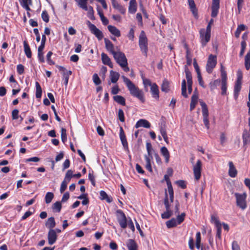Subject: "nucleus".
Returning <instances> with one entry per match:
<instances>
[{"mask_svg": "<svg viewBox=\"0 0 250 250\" xmlns=\"http://www.w3.org/2000/svg\"><path fill=\"white\" fill-rule=\"evenodd\" d=\"M122 78L124 82L126 84L130 94L135 97L137 98L141 102L144 103L145 99L144 98V92L142 90L140 89L136 86L128 78L125 76H122Z\"/></svg>", "mask_w": 250, "mask_h": 250, "instance_id": "1", "label": "nucleus"}, {"mask_svg": "<svg viewBox=\"0 0 250 250\" xmlns=\"http://www.w3.org/2000/svg\"><path fill=\"white\" fill-rule=\"evenodd\" d=\"M139 45L142 54L146 58L148 52V41L144 31H142L140 34Z\"/></svg>", "mask_w": 250, "mask_h": 250, "instance_id": "2", "label": "nucleus"}, {"mask_svg": "<svg viewBox=\"0 0 250 250\" xmlns=\"http://www.w3.org/2000/svg\"><path fill=\"white\" fill-rule=\"evenodd\" d=\"M235 196L236 199L237 206L242 210L246 209L247 207L246 203V193H243V194H240L238 193H235Z\"/></svg>", "mask_w": 250, "mask_h": 250, "instance_id": "3", "label": "nucleus"}, {"mask_svg": "<svg viewBox=\"0 0 250 250\" xmlns=\"http://www.w3.org/2000/svg\"><path fill=\"white\" fill-rule=\"evenodd\" d=\"M113 57L117 63L120 66H124L127 64V60L125 54L121 51H117L113 54Z\"/></svg>", "mask_w": 250, "mask_h": 250, "instance_id": "4", "label": "nucleus"}, {"mask_svg": "<svg viewBox=\"0 0 250 250\" xmlns=\"http://www.w3.org/2000/svg\"><path fill=\"white\" fill-rule=\"evenodd\" d=\"M202 107V111L203 117V122L208 129L209 128V123L208 121V111L206 104L203 101H200Z\"/></svg>", "mask_w": 250, "mask_h": 250, "instance_id": "5", "label": "nucleus"}, {"mask_svg": "<svg viewBox=\"0 0 250 250\" xmlns=\"http://www.w3.org/2000/svg\"><path fill=\"white\" fill-rule=\"evenodd\" d=\"M217 64V57L216 55L212 54L209 55L207 63L206 65V70L208 73L212 72L213 69L215 67Z\"/></svg>", "mask_w": 250, "mask_h": 250, "instance_id": "6", "label": "nucleus"}, {"mask_svg": "<svg viewBox=\"0 0 250 250\" xmlns=\"http://www.w3.org/2000/svg\"><path fill=\"white\" fill-rule=\"evenodd\" d=\"M200 39L202 46L204 47L210 41V32L206 31L204 28L201 29L200 30Z\"/></svg>", "mask_w": 250, "mask_h": 250, "instance_id": "7", "label": "nucleus"}, {"mask_svg": "<svg viewBox=\"0 0 250 250\" xmlns=\"http://www.w3.org/2000/svg\"><path fill=\"white\" fill-rule=\"evenodd\" d=\"M87 24L91 32L94 34L99 40H101L104 37L102 32L97 28L94 24L91 23L88 21H87Z\"/></svg>", "mask_w": 250, "mask_h": 250, "instance_id": "8", "label": "nucleus"}, {"mask_svg": "<svg viewBox=\"0 0 250 250\" xmlns=\"http://www.w3.org/2000/svg\"><path fill=\"white\" fill-rule=\"evenodd\" d=\"M202 162L201 161L198 160L195 165L193 166V171L194 176L196 180L198 181L200 179L201 176Z\"/></svg>", "mask_w": 250, "mask_h": 250, "instance_id": "9", "label": "nucleus"}, {"mask_svg": "<svg viewBox=\"0 0 250 250\" xmlns=\"http://www.w3.org/2000/svg\"><path fill=\"white\" fill-rule=\"evenodd\" d=\"M47 239L49 245H51L54 244L57 239L56 230L54 229H49L47 235Z\"/></svg>", "mask_w": 250, "mask_h": 250, "instance_id": "10", "label": "nucleus"}, {"mask_svg": "<svg viewBox=\"0 0 250 250\" xmlns=\"http://www.w3.org/2000/svg\"><path fill=\"white\" fill-rule=\"evenodd\" d=\"M120 138L122 142V144L125 150H128V144L126 139V137L123 128L122 127H120Z\"/></svg>", "mask_w": 250, "mask_h": 250, "instance_id": "11", "label": "nucleus"}, {"mask_svg": "<svg viewBox=\"0 0 250 250\" xmlns=\"http://www.w3.org/2000/svg\"><path fill=\"white\" fill-rule=\"evenodd\" d=\"M113 7L117 9L120 13L125 14L126 9L122 5H121L116 0H111Z\"/></svg>", "mask_w": 250, "mask_h": 250, "instance_id": "12", "label": "nucleus"}, {"mask_svg": "<svg viewBox=\"0 0 250 250\" xmlns=\"http://www.w3.org/2000/svg\"><path fill=\"white\" fill-rule=\"evenodd\" d=\"M101 59L102 62L105 64L109 66L110 68L113 67V65L111 62L110 58L104 53H102L101 54Z\"/></svg>", "mask_w": 250, "mask_h": 250, "instance_id": "13", "label": "nucleus"}, {"mask_svg": "<svg viewBox=\"0 0 250 250\" xmlns=\"http://www.w3.org/2000/svg\"><path fill=\"white\" fill-rule=\"evenodd\" d=\"M219 8V1H212L211 16L213 18L217 16Z\"/></svg>", "mask_w": 250, "mask_h": 250, "instance_id": "14", "label": "nucleus"}, {"mask_svg": "<svg viewBox=\"0 0 250 250\" xmlns=\"http://www.w3.org/2000/svg\"><path fill=\"white\" fill-rule=\"evenodd\" d=\"M229 175L232 178H234L237 176V170L236 169L234 165L232 162L230 161L229 163Z\"/></svg>", "mask_w": 250, "mask_h": 250, "instance_id": "15", "label": "nucleus"}, {"mask_svg": "<svg viewBox=\"0 0 250 250\" xmlns=\"http://www.w3.org/2000/svg\"><path fill=\"white\" fill-rule=\"evenodd\" d=\"M126 245L128 250H138V246L133 239H128L126 242Z\"/></svg>", "mask_w": 250, "mask_h": 250, "instance_id": "16", "label": "nucleus"}, {"mask_svg": "<svg viewBox=\"0 0 250 250\" xmlns=\"http://www.w3.org/2000/svg\"><path fill=\"white\" fill-rule=\"evenodd\" d=\"M150 91L152 94V97L158 100L159 98V91L158 89V86L155 83H152V85L150 87Z\"/></svg>", "mask_w": 250, "mask_h": 250, "instance_id": "17", "label": "nucleus"}, {"mask_svg": "<svg viewBox=\"0 0 250 250\" xmlns=\"http://www.w3.org/2000/svg\"><path fill=\"white\" fill-rule=\"evenodd\" d=\"M142 126L148 128L150 127V124L145 119H140L136 123L135 127L139 128Z\"/></svg>", "mask_w": 250, "mask_h": 250, "instance_id": "18", "label": "nucleus"}, {"mask_svg": "<svg viewBox=\"0 0 250 250\" xmlns=\"http://www.w3.org/2000/svg\"><path fill=\"white\" fill-rule=\"evenodd\" d=\"M137 9V3L136 0H130L128 6V12L134 14Z\"/></svg>", "mask_w": 250, "mask_h": 250, "instance_id": "19", "label": "nucleus"}, {"mask_svg": "<svg viewBox=\"0 0 250 250\" xmlns=\"http://www.w3.org/2000/svg\"><path fill=\"white\" fill-rule=\"evenodd\" d=\"M104 41L106 49H107V51H108L113 55L114 53L116 52V51L114 50L113 44L110 41H109L108 39L106 38H105L104 39Z\"/></svg>", "mask_w": 250, "mask_h": 250, "instance_id": "20", "label": "nucleus"}, {"mask_svg": "<svg viewBox=\"0 0 250 250\" xmlns=\"http://www.w3.org/2000/svg\"><path fill=\"white\" fill-rule=\"evenodd\" d=\"M160 152L162 156L165 158L166 163H168L169 161L170 154L167 148L165 146L162 147Z\"/></svg>", "mask_w": 250, "mask_h": 250, "instance_id": "21", "label": "nucleus"}, {"mask_svg": "<svg viewBox=\"0 0 250 250\" xmlns=\"http://www.w3.org/2000/svg\"><path fill=\"white\" fill-rule=\"evenodd\" d=\"M109 31L114 36L119 37L121 36L120 30L114 26L109 25L107 26Z\"/></svg>", "mask_w": 250, "mask_h": 250, "instance_id": "22", "label": "nucleus"}, {"mask_svg": "<svg viewBox=\"0 0 250 250\" xmlns=\"http://www.w3.org/2000/svg\"><path fill=\"white\" fill-rule=\"evenodd\" d=\"M56 226V222L55 219L53 217H50L47 219L46 223L45 226L50 229H53V228Z\"/></svg>", "mask_w": 250, "mask_h": 250, "instance_id": "23", "label": "nucleus"}, {"mask_svg": "<svg viewBox=\"0 0 250 250\" xmlns=\"http://www.w3.org/2000/svg\"><path fill=\"white\" fill-rule=\"evenodd\" d=\"M241 88V83L240 81L236 82L234 88V97L235 100H236L238 97L239 93Z\"/></svg>", "mask_w": 250, "mask_h": 250, "instance_id": "24", "label": "nucleus"}, {"mask_svg": "<svg viewBox=\"0 0 250 250\" xmlns=\"http://www.w3.org/2000/svg\"><path fill=\"white\" fill-rule=\"evenodd\" d=\"M119 77L120 74L119 73L113 70L110 71V78L112 83H116L118 81Z\"/></svg>", "mask_w": 250, "mask_h": 250, "instance_id": "25", "label": "nucleus"}, {"mask_svg": "<svg viewBox=\"0 0 250 250\" xmlns=\"http://www.w3.org/2000/svg\"><path fill=\"white\" fill-rule=\"evenodd\" d=\"M23 46L24 50L26 56L28 58H31L32 56V52L30 46L25 41H24L23 42Z\"/></svg>", "mask_w": 250, "mask_h": 250, "instance_id": "26", "label": "nucleus"}, {"mask_svg": "<svg viewBox=\"0 0 250 250\" xmlns=\"http://www.w3.org/2000/svg\"><path fill=\"white\" fill-rule=\"evenodd\" d=\"M113 100L118 104L122 105H125V100L124 97L120 95H116L113 97Z\"/></svg>", "mask_w": 250, "mask_h": 250, "instance_id": "27", "label": "nucleus"}, {"mask_svg": "<svg viewBox=\"0 0 250 250\" xmlns=\"http://www.w3.org/2000/svg\"><path fill=\"white\" fill-rule=\"evenodd\" d=\"M185 72L186 74V77L187 80V83H192V75L187 65L184 67Z\"/></svg>", "mask_w": 250, "mask_h": 250, "instance_id": "28", "label": "nucleus"}, {"mask_svg": "<svg viewBox=\"0 0 250 250\" xmlns=\"http://www.w3.org/2000/svg\"><path fill=\"white\" fill-rule=\"evenodd\" d=\"M188 5L193 14L196 16L197 15V9L193 0H188Z\"/></svg>", "mask_w": 250, "mask_h": 250, "instance_id": "29", "label": "nucleus"}, {"mask_svg": "<svg viewBox=\"0 0 250 250\" xmlns=\"http://www.w3.org/2000/svg\"><path fill=\"white\" fill-rule=\"evenodd\" d=\"M88 0H75L78 3V5L85 11L88 10V7L87 6Z\"/></svg>", "mask_w": 250, "mask_h": 250, "instance_id": "30", "label": "nucleus"}, {"mask_svg": "<svg viewBox=\"0 0 250 250\" xmlns=\"http://www.w3.org/2000/svg\"><path fill=\"white\" fill-rule=\"evenodd\" d=\"M100 195L101 200H105L108 203H111L112 201V198L108 197L104 191L101 190L100 192Z\"/></svg>", "mask_w": 250, "mask_h": 250, "instance_id": "31", "label": "nucleus"}, {"mask_svg": "<svg viewBox=\"0 0 250 250\" xmlns=\"http://www.w3.org/2000/svg\"><path fill=\"white\" fill-rule=\"evenodd\" d=\"M167 192H168L169 195V200L171 203L173 202L174 201V191L171 184L169 183L168 187H167Z\"/></svg>", "mask_w": 250, "mask_h": 250, "instance_id": "32", "label": "nucleus"}, {"mask_svg": "<svg viewBox=\"0 0 250 250\" xmlns=\"http://www.w3.org/2000/svg\"><path fill=\"white\" fill-rule=\"evenodd\" d=\"M36 85V97L37 98H40L42 95V89L40 83L36 82L35 83Z\"/></svg>", "mask_w": 250, "mask_h": 250, "instance_id": "33", "label": "nucleus"}, {"mask_svg": "<svg viewBox=\"0 0 250 250\" xmlns=\"http://www.w3.org/2000/svg\"><path fill=\"white\" fill-rule=\"evenodd\" d=\"M245 66L247 70L250 68V50L245 57Z\"/></svg>", "mask_w": 250, "mask_h": 250, "instance_id": "34", "label": "nucleus"}, {"mask_svg": "<svg viewBox=\"0 0 250 250\" xmlns=\"http://www.w3.org/2000/svg\"><path fill=\"white\" fill-rule=\"evenodd\" d=\"M178 224L176 219L174 218L171 219L170 220L167 221L166 225L168 228H171L176 227Z\"/></svg>", "mask_w": 250, "mask_h": 250, "instance_id": "35", "label": "nucleus"}, {"mask_svg": "<svg viewBox=\"0 0 250 250\" xmlns=\"http://www.w3.org/2000/svg\"><path fill=\"white\" fill-rule=\"evenodd\" d=\"M161 90L162 91L167 92L169 90V83L167 80H165L161 85Z\"/></svg>", "mask_w": 250, "mask_h": 250, "instance_id": "36", "label": "nucleus"}, {"mask_svg": "<svg viewBox=\"0 0 250 250\" xmlns=\"http://www.w3.org/2000/svg\"><path fill=\"white\" fill-rule=\"evenodd\" d=\"M145 160L146 161V168L150 172H152V169L151 165V159H152L150 157H148L146 155Z\"/></svg>", "mask_w": 250, "mask_h": 250, "instance_id": "37", "label": "nucleus"}, {"mask_svg": "<svg viewBox=\"0 0 250 250\" xmlns=\"http://www.w3.org/2000/svg\"><path fill=\"white\" fill-rule=\"evenodd\" d=\"M220 80L219 79L215 80L209 83V86L211 91L216 89L218 85L220 83Z\"/></svg>", "mask_w": 250, "mask_h": 250, "instance_id": "38", "label": "nucleus"}, {"mask_svg": "<svg viewBox=\"0 0 250 250\" xmlns=\"http://www.w3.org/2000/svg\"><path fill=\"white\" fill-rule=\"evenodd\" d=\"M182 95L185 98L188 97V94L187 93V85L185 79L182 81Z\"/></svg>", "mask_w": 250, "mask_h": 250, "instance_id": "39", "label": "nucleus"}, {"mask_svg": "<svg viewBox=\"0 0 250 250\" xmlns=\"http://www.w3.org/2000/svg\"><path fill=\"white\" fill-rule=\"evenodd\" d=\"M211 222L214 223L216 227L221 226V224L216 215L212 214L211 216Z\"/></svg>", "mask_w": 250, "mask_h": 250, "instance_id": "40", "label": "nucleus"}, {"mask_svg": "<svg viewBox=\"0 0 250 250\" xmlns=\"http://www.w3.org/2000/svg\"><path fill=\"white\" fill-rule=\"evenodd\" d=\"M242 138L244 145L250 143V136L247 131L244 132Z\"/></svg>", "mask_w": 250, "mask_h": 250, "instance_id": "41", "label": "nucleus"}, {"mask_svg": "<svg viewBox=\"0 0 250 250\" xmlns=\"http://www.w3.org/2000/svg\"><path fill=\"white\" fill-rule=\"evenodd\" d=\"M165 196L164 203V205H165V206L166 208V209L167 210H171L170 208V205L169 204L168 198V193H167V189H165Z\"/></svg>", "mask_w": 250, "mask_h": 250, "instance_id": "42", "label": "nucleus"}, {"mask_svg": "<svg viewBox=\"0 0 250 250\" xmlns=\"http://www.w3.org/2000/svg\"><path fill=\"white\" fill-rule=\"evenodd\" d=\"M143 84L144 85V87L145 89V90L146 91H148L147 86H150V87H151L152 83H151L149 79H146L144 77L142 76Z\"/></svg>", "mask_w": 250, "mask_h": 250, "instance_id": "43", "label": "nucleus"}, {"mask_svg": "<svg viewBox=\"0 0 250 250\" xmlns=\"http://www.w3.org/2000/svg\"><path fill=\"white\" fill-rule=\"evenodd\" d=\"M72 74V71L70 70L66 71L62 73L63 78L64 79V83L65 85H67L68 82L69 77Z\"/></svg>", "mask_w": 250, "mask_h": 250, "instance_id": "44", "label": "nucleus"}, {"mask_svg": "<svg viewBox=\"0 0 250 250\" xmlns=\"http://www.w3.org/2000/svg\"><path fill=\"white\" fill-rule=\"evenodd\" d=\"M120 227L122 229H125L126 228L127 224V219L126 217L123 218L121 219H119L117 220Z\"/></svg>", "mask_w": 250, "mask_h": 250, "instance_id": "45", "label": "nucleus"}, {"mask_svg": "<svg viewBox=\"0 0 250 250\" xmlns=\"http://www.w3.org/2000/svg\"><path fill=\"white\" fill-rule=\"evenodd\" d=\"M53 197H54V194L52 192H47V193L46 194V195L45 196V203L47 204L51 203Z\"/></svg>", "mask_w": 250, "mask_h": 250, "instance_id": "46", "label": "nucleus"}, {"mask_svg": "<svg viewBox=\"0 0 250 250\" xmlns=\"http://www.w3.org/2000/svg\"><path fill=\"white\" fill-rule=\"evenodd\" d=\"M173 215V211L171 210H166L165 212L161 214L163 219H168Z\"/></svg>", "mask_w": 250, "mask_h": 250, "instance_id": "47", "label": "nucleus"}, {"mask_svg": "<svg viewBox=\"0 0 250 250\" xmlns=\"http://www.w3.org/2000/svg\"><path fill=\"white\" fill-rule=\"evenodd\" d=\"M62 208V205L60 202H55L52 206V209L55 210L57 212H60Z\"/></svg>", "mask_w": 250, "mask_h": 250, "instance_id": "48", "label": "nucleus"}, {"mask_svg": "<svg viewBox=\"0 0 250 250\" xmlns=\"http://www.w3.org/2000/svg\"><path fill=\"white\" fill-rule=\"evenodd\" d=\"M73 177V171L72 170H68L65 174L64 180L69 182L71 178Z\"/></svg>", "mask_w": 250, "mask_h": 250, "instance_id": "49", "label": "nucleus"}, {"mask_svg": "<svg viewBox=\"0 0 250 250\" xmlns=\"http://www.w3.org/2000/svg\"><path fill=\"white\" fill-rule=\"evenodd\" d=\"M146 150L148 153V157H150L151 159H152V156L151 155V151L153 150L152 145L150 143L147 142L146 144Z\"/></svg>", "mask_w": 250, "mask_h": 250, "instance_id": "50", "label": "nucleus"}, {"mask_svg": "<svg viewBox=\"0 0 250 250\" xmlns=\"http://www.w3.org/2000/svg\"><path fill=\"white\" fill-rule=\"evenodd\" d=\"M88 17L92 20H95V17L94 16V10L93 7L91 6H89L88 7Z\"/></svg>", "mask_w": 250, "mask_h": 250, "instance_id": "51", "label": "nucleus"}, {"mask_svg": "<svg viewBox=\"0 0 250 250\" xmlns=\"http://www.w3.org/2000/svg\"><path fill=\"white\" fill-rule=\"evenodd\" d=\"M61 139L63 143H64L67 140L66 130L64 128H62L61 129Z\"/></svg>", "mask_w": 250, "mask_h": 250, "instance_id": "52", "label": "nucleus"}, {"mask_svg": "<svg viewBox=\"0 0 250 250\" xmlns=\"http://www.w3.org/2000/svg\"><path fill=\"white\" fill-rule=\"evenodd\" d=\"M185 216H186L185 213L183 212V213H182L180 215H178L177 216V218L176 219L178 224H180L184 221V220L185 219Z\"/></svg>", "mask_w": 250, "mask_h": 250, "instance_id": "53", "label": "nucleus"}, {"mask_svg": "<svg viewBox=\"0 0 250 250\" xmlns=\"http://www.w3.org/2000/svg\"><path fill=\"white\" fill-rule=\"evenodd\" d=\"M42 18L45 22H48L49 21V17L47 12L45 10L43 11L42 13Z\"/></svg>", "mask_w": 250, "mask_h": 250, "instance_id": "54", "label": "nucleus"}, {"mask_svg": "<svg viewBox=\"0 0 250 250\" xmlns=\"http://www.w3.org/2000/svg\"><path fill=\"white\" fill-rule=\"evenodd\" d=\"M118 117L119 120L122 122H125L124 113L122 109H119L118 110Z\"/></svg>", "mask_w": 250, "mask_h": 250, "instance_id": "55", "label": "nucleus"}, {"mask_svg": "<svg viewBox=\"0 0 250 250\" xmlns=\"http://www.w3.org/2000/svg\"><path fill=\"white\" fill-rule=\"evenodd\" d=\"M68 183V182L64 180L62 182L60 188V192L61 193H63L66 189Z\"/></svg>", "mask_w": 250, "mask_h": 250, "instance_id": "56", "label": "nucleus"}, {"mask_svg": "<svg viewBox=\"0 0 250 250\" xmlns=\"http://www.w3.org/2000/svg\"><path fill=\"white\" fill-rule=\"evenodd\" d=\"M246 45H247L246 42L245 41L241 42V51H240V54H239V55L240 57H242L243 56L244 53L245 52V50L246 49Z\"/></svg>", "mask_w": 250, "mask_h": 250, "instance_id": "57", "label": "nucleus"}, {"mask_svg": "<svg viewBox=\"0 0 250 250\" xmlns=\"http://www.w3.org/2000/svg\"><path fill=\"white\" fill-rule=\"evenodd\" d=\"M116 216L117 218V220L119 219H121L123 218L126 217L125 214L124 212L121 209H118L116 212Z\"/></svg>", "mask_w": 250, "mask_h": 250, "instance_id": "58", "label": "nucleus"}, {"mask_svg": "<svg viewBox=\"0 0 250 250\" xmlns=\"http://www.w3.org/2000/svg\"><path fill=\"white\" fill-rule=\"evenodd\" d=\"M93 80L94 83L97 85L100 84L101 83V80L97 74H94L93 75Z\"/></svg>", "mask_w": 250, "mask_h": 250, "instance_id": "59", "label": "nucleus"}, {"mask_svg": "<svg viewBox=\"0 0 250 250\" xmlns=\"http://www.w3.org/2000/svg\"><path fill=\"white\" fill-rule=\"evenodd\" d=\"M221 82H227V76L226 72L221 67Z\"/></svg>", "mask_w": 250, "mask_h": 250, "instance_id": "60", "label": "nucleus"}, {"mask_svg": "<svg viewBox=\"0 0 250 250\" xmlns=\"http://www.w3.org/2000/svg\"><path fill=\"white\" fill-rule=\"evenodd\" d=\"M17 70L19 74H22L24 71V67L22 64H18L17 66Z\"/></svg>", "mask_w": 250, "mask_h": 250, "instance_id": "61", "label": "nucleus"}, {"mask_svg": "<svg viewBox=\"0 0 250 250\" xmlns=\"http://www.w3.org/2000/svg\"><path fill=\"white\" fill-rule=\"evenodd\" d=\"M52 54L53 53L51 51H49L46 55V59L48 63L50 65L54 64V62L51 59V56H52Z\"/></svg>", "mask_w": 250, "mask_h": 250, "instance_id": "62", "label": "nucleus"}, {"mask_svg": "<svg viewBox=\"0 0 250 250\" xmlns=\"http://www.w3.org/2000/svg\"><path fill=\"white\" fill-rule=\"evenodd\" d=\"M19 110L17 109L12 111V117L13 120H17L19 118Z\"/></svg>", "mask_w": 250, "mask_h": 250, "instance_id": "63", "label": "nucleus"}, {"mask_svg": "<svg viewBox=\"0 0 250 250\" xmlns=\"http://www.w3.org/2000/svg\"><path fill=\"white\" fill-rule=\"evenodd\" d=\"M221 85L222 94L225 95L226 94L227 89V82H221Z\"/></svg>", "mask_w": 250, "mask_h": 250, "instance_id": "64", "label": "nucleus"}]
</instances>
